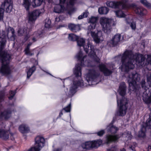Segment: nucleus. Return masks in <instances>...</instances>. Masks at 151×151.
<instances>
[{
    "label": "nucleus",
    "instance_id": "obj_16",
    "mask_svg": "<svg viewBox=\"0 0 151 151\" xmlns=\"http://www.w3.org/2000/svg\"><path fill=\"white\" fill-rule=\"evenodd\" d=\"M85 51L87 53H89L88 55L90 57H94L95 55V50L93 46L90 43H88L86 45H84L83 47Z\"/></svg>",
    "mask_w": 151,
    "mask_h": 151
},
{
    "label": "nucleus",
    "instance_id": "obj_62",
    "mask_svg": "<svg viewBox=\"0 0 151 151\" xmlns=\"http://www.w3.org/2000/svg\"><path fill=\"white\" fill-rule=\"evenodd\" d=\"M121 151H126L125 149L124 148H123L122 150H121Z\"/></svg>",
    "mask_w": 151,
    "mask_h": 151
},
{
    "label": "nucleus",
    "instance_id": "obj_41",
    "mask_svg": "<svg viewBox=\"0 0 151 151\" xmlns=\"http://www.w3.org/2000/svg\"><path fill=\"white\" fill-rule=\"evenodd\" d=\"M148 119L146 121V127H149L151 129V116L150 115Z\"/></svg>",
    "mask_w": 151,
    "mask_h": 151
},
{
    "label": "nucleus",
    "instance_id": "obj_38",
    "mask_svg": "<svg viewBox=\"0 0 151 151\" xmlns=\"http://www.w3.org/2000/svg\"><path fill=\"white\" fill-rule=\"evenodd\" d=\"M23 5L26 10L27 11H29L30 4L29 0H23Z\"/></svg>",
    "mask_w": 151,
    "mask_h": 151
},
{
    "label": "nucleus",
    "instance_id": "obj_48",
    "mask_svg": "<svg viewBox=\"0 0 151 151\" xmlns=\"http://www.w3.org/2000/svg\"><path fill=\"white\" fill-rule=\"evenodd\" d=\"M88 16V13L84 12L82 15L79 16L78 17V19H82L83 18L86 17Z\"/></svg>",
    "mask_w": 151,
    "mask_h": 151
},
{
    "label": "nucleus",
    "instance_id": "obj_14",
    "mask_svg": "<svg viewBox=\"0 0 151 151\" xmlns=\"http://www.w3.org/2000/svg\"><path fill=\"white\" fill-rule=\"evenodd\" d=\"M100 75V73L98 71H96L93 70H89L88 73L86 75V80L88 82L91 80L96 78Z\"/></svg>",
    "mask_w": 151,
    "mask_h": 151
},
{
    "label": "nucleus",
    "instance_id": "obj_8",
    "mask_svg": "<svg viewBox=\"0 0 151 151\" xmlns=\"http://www.w3.org/2000/svg\"><path fill=\"white\" fill-rule=\"evenodd\" d=\"M117 103L118 105L119 106V107L117 115L121 116H124L126 114L128 107V102L127 99L125 97L122 98V99L120 101L119 105V101L117 99Z\"/></svg>",
    "mask_w": 151,
    "mask_h": 151
},
{
    "label": "nucleus",
    "instance_id": "obj_53",
    "mask_svg": "<svg viewBox=\"0 0 151 151\" xmlns=\"http://www.w3.org/2000/svg\"><path fill=\"white\" fill-rule=\"evenodd\" d=\"M105 133V132L104 130H101L99 132H98L97 134L98 135L101 136H102Z\"/></svg>",
    "mask_w": 151,
    "mask_h": 151
},
{
    "label": "nucleus",
    "instance_id": "obj_58",
    "mask_svg": "<svg viewBox=\"0 0 151 151\" xmlns=\"http://www.w3.org/2000/svg\"><path fill=\"white\" fill-rule=\"evenodd\" d=\"M73 11H69L68 12V13L70 14V15H71V13L72 12H73Z\"/></svg>",
    "mask_w": 151,
    "mask_h": 151
},
{
    "label": "nucleus",
    "instance_id": "obj_52",
    "mask_svg": "<svg viewBox=\"0 0 151 151\" xmlns=\"http://www.w3.org/2000/svg\"><path fill=\"white\" fill-rule=\"evenodd\" d=\"M130 27L133 29L135 30L136 27V23L134 22H132L130 24Z\"/></svg>",
    "mask_w": 151,
    "mask_h": 151
},
{
    "label": "nucleus",
    "instance_id": "obj_37",
    "mask_svg": "<svg viewBox=\"0 0 151 151\" xmlns=\"http://www.w3.org/2000/svg\"><path fill=\"white\" fill-rule=\"evenodd\" d=\"M78 37L75 35V34L72 33L69 35L68 37V39L69 40L72 41H77Z\"/></svg>",
    "mask_w": 151,
    "mask_h": 151
},
{
    "label": "nucleus",
    "instance_id": "obj_54",
    "mask_svg": "<svg viewBox=\"0 0 151 151\" xmlns=\"http://www.w3.org/2000/svg\"><path fill=\"white\" fill-rule=\"evenodd\" d=\"M25 35L26 36L25 37L24 39L25 40H27L30 37V36L27 34Z\"/></svg>",
    "mask_w": 151,
    "mask_h": 151
},
{
    "label": "nucleus",
    "instance_id": "obj_15",
    "mask_svg": "<svg viewBox=\"0 0 151 151\" xmlns=\"http://www.w3.org/2000/svg\"><path fill=\"white\" fill-rule=\"evenodd\" d=\"M85 51L87 53H89L88 55L90 57H94L95 55V50L93 46L90 43H88L86 45H84L83 47Z\"/></svg>",
    "mask_w": 151,
    "mask_h": 151
},
{
    "label": "nucleus",
    "instance_id": "obj_11",
    "mask_svg": "<svg viewBox=\"0 0 151 151\" xmlns=\"http://www.w3.org/2000/svg\"><path fill=\"white\" fill-rule=\"evenodd\" d=\"M106 4L108 6L114 9L120 8L127 9L129 8L128 5L124 3L123 1L117 2L108 1Z\"/></svg>",
    "mask_w": 151,
    "mask_h": 151
},
{
    "label": "nucleus",
    "instance_id": "obj_24",
    "mask_svg": "<svg viewBox=\"0 0 151 151\" xmlns=\"http://www.w3.org/2000/svg\"><path fill=\"white\" fill-rule=\"evenodd\" d=\"M118 91L120 94L122 96H124L126 94V86L125 83L121 82L119 87Z\"/></svg>",
    "mask_w": 151,
    "mask_h": 151
},
{
    "label": "nucleus",
    "instance_id": "obj_33",
    "mask_svg": "<svg viewBox=\"0 0 151 151\" xmlns=\"http://www.w3.org/2000/svg\"><path fill=\"white\" fill-rule=\"evenodd\" d=\"M146 128L145 126H142L139 132L138 136L139 137H144L145 136V132Z\"/></svg>",
    "mask_w": 151,
    "mask_h": 151
},
{
    "label": "nucleus",
    "instance_id": "obj_57",
    "mask_svg": "<svg viewBox=\"0 0 151 151\" xmlns=\"http://www.w3.org/2000/svg\"><path fill=\"white\" fill-rule=\"evenodd\" d=\"M61 149H60L58 148L55 149L53 151H61Z\"/></svg>",
    "mask_w": 151,
    "mask_h": 151
},
{
    "label": "nucleus",
    "instance_id": "obj_34",
    "mask_svg": "<svg viewBox=\"0 0 151 151\" xmlns=\"http://www.w3.org/2000/svg\"><path fill=\"white\" fill-rule=\"evenodd\" d=\"M35 70L36 67L35 66H33L31 68H30L27 72V78H29Z\"/></svg>",
    "mask_w": 151,
    "mask_h": 151
},
{
    "label": "nucleus",
    "instance_id": "obj_45",
    "mask_svg": "<svg viewBox=\"0 0 151 151\" xmlns=\"http://www.w3.org/2000/svg\"><path fill=\"white\" fill-rule=\"evenodd\" d=\"M4 11L3 9L0 8V21L3 20Z\"/></svg>",
    "mask_w": 151,
    "mask_h": 151
},
{
    "label": "nucleus",
    "instance_id": "obj_50",
    "mask_svg": "<svg viewBox=\"0 0 151 151\" xmlns=\"http://www.w3.org/2000/svg\"><path fill=\"white\" fill-rule=\"evenodd\" d=\"M24 51L26 54L30 56H32L34 54L33 53H32L31 52V51H30L29 49H28V50L27 49H25Z\"/></svg>",
    "mask_w": 151,
    "mask_h": 151
},
{
    "label": "nucleus",
    "instance_id": "obj_21",
    "mask_svg": "<svg viewBox=\"0 0 151 151\" xmlns=\"http://www.w3.org/2000/svg\"><path fill=\"white\" fill-rule=\"evenodd\" d=\"M121 36L119 34L115 35L112 39L109 42L112 46H114L117 45L120 41Z\"/></svg>",
    "mask_w": 151,
    "mask_h": 151
},
{
    "label": "nucleus",
    "instance_id": "obj_44",
    "mask_svg": "<svg viewBox=\"0 0 151 151\" xmlns=\"http://www.w3.org/2000/svg\"><path fill=\"white\" fill-rule=\"evenodd\" d=\"M107 151H118V149L116 145H113L109 149H108Z\"/></svg>",
    "mask_w": 151,
    "mask_h": 151
},
{
    "label": "nucleus",
    "instance_id": "obj_61",
    "mask_svg": "<svg viewBox=\"0 0 151 151\" xmlns=\"http://www.w3.org/2000/svg\"><path fill=\"white\" fill-rule=\"evenodd\" d=\"M62 115H63V113L62 112H61L59 116H60Z\"/></svg>",
    "mask_w": 151,
    "mask_h": 151
},
{
    "label": "nucleus",
    "instance_id": "obj_56",
    "mask_svg": "<svg viewBox=\"0 0 151 151\" xmlns=\"http://www.w3.org/2000/svg\"><path fill=\"white\" fill-rule=\"evenodd\" d=\"M10 134L11 135V136L10 137L11 139L13 141L14 140V138L13 136V134H12L11 133Z\"/></svg>",
    "mask_w": 151,
    "mask_h": 151
},
{
    "label": "nucleus",
    "instance_id": "obj_4",
    "mask_svg": "<svg viewBox=\"0 0 151 151\" xmlns=\"http://www.w3.org/2000/svg\"><path fill=\"white\" fill-rule=\"evenodd\" d=\"M147 85H146V83L145 80H142L141 84L142 88L147 91L148 89H151V73H148L147 76ZM143 99L145 102L147 104L151 103V93L149 91L148 92L146 91L143 93L142 95Z\"/></svg>",
    "mask_w": 151,
    "mask_h": 151
},
{
    "label": "nucleus",
    "instance_id": "obj_47",
    "mask_svg": "<svg viewBox=\"0 0 151 151\" xmlns=\"http://www.w3.org/2000/svg\"><path fill=\"white\" fill-rule=\"evenodd\" d=\"M96 26V23H91L88 27V30L90 31L95 29Z\"/></svg>",
    "mask_w": 151,
    "mask_h": 151
},
{
    "label": "nucleus",
    "instance_id": "obj_2",
    "mask_svg": "<svg viewBox=\"0 0 151 151\" xmlns=\"http://www.w3.org/2000/svg\"><path fill=\"white\" fill-rule=\"evenodd\" d=\"M82 56V52L81 51L79 52L76 56V58L78 60H81V64H78L76 65L73 70V73L76 78L78 79L79 80L78 81L76 80L74 81L70 88V92L72 95L76 92V89L78 86H83V82L81 78V66L83 65L82 63L83 62V59L86 56H85L83 58Z\"/></svg>",
    "mask_w": 151,
    "mask_h": 151
},
{
    "label": "nucleus",
    "instance_id": "obj_9",
    "mask_svg": "<svg viewBox=\"0 0 151 151\" xmlns=\"http://www.w3.org/2000/svg\"><path fill=\"white\" fill-rule=\"evenodd\" d=\"M35 140V146L31 147L27 151H40L41 149L44 146L45 139L43 137L37 136Z\"/></svg>",
    "mask_w": 151,
    "mask_h": 151
},
{
    "label": "nucleus",
    "instance_id": "obj_51",
    "mask_svg": "<svg viewBox=\"0 0 151 151\" xmlns=\"http://www.w3.org/2000/svg\"><path fill=\"white\" fill-rule=\"evenodd\" d=\"M71 108V104H69L66 107L64 108L63 109L66 112H69L70 111Z\"/></svg>",
    "mask_w": 151,
    "mask_h": 151
},
{
    "label": "nucleus",
    "instance_id": "obj_5",
    "mask_svg": "<svg viewBox=\"0 0 151 151\" xmlns=\"http://www.w3.org/2000/svg\"><path fill=\"white\" fill-rule=\"evenodd\" d=\"M100 23L102 27L103 30L107 34H109L111 32V26H114L116 24V23L113 19L104 17L101 19Z\"/></svg>",
    "mask_w": 151,
    "mask_h": 151
},
{
    "label": "nucleus",
    "instance_id": "obj_7",
    "mask_svg": "<svg viewBox=\"0 0 151 151\" xmlns=\"http://www.w3.org/2000/svg\"><path fill=\"white\" fill-rule=\"evenodd\" d=\"M140 80V75L136 72H133L131 74H129L127 77V80L130 89L132 88L133 90H134L136 88V82H139Z\"/></svg>",
    "mask_w": 151,
    "mask_h": 151
},
{
    "label": "nucleus",
    "instance_id": "obj_63",
    "mask_svg": "<svg viewBox=\"0 0 151 151\" xmlns=\"http://www.w3.org/2000/svg\"><path fill=\"white\" fill-rule=\"evenodd\" d=\"M148 149H151V146H149Z\"/></svg>",
    "mask_w": 151,
    "mask_h": 151
},
{
    "label": "nucleus",
    "instance_id": "obj_27",
    "mask_svg": "<svg viewBox=\"0 0 151 151\" xmlns=\"http://www.w3.org/2000/svg\"><path fill=\"white\" fill-rule=\"evenodd\" d=\"M19 131L22 133H25L29 131V127L26 125L22 124L19 127Z\"/></svg>",
    "mask_w": 151,
    "mask_h": 151
},
{
    "label": "nucleus",
    "instance_id": "obj_3",
    "mask_svg": "<svg viewBox=\"0 0 151 151\" xmlns=\"http://www.w3.org/2000/svg\"><path fill=\"white\" fill-rule=\"evenodd\" d=\"M1 58L2 64L0 68V73L2 76L9 75L12 72L9 65L11 56L6 52H2L1 54Z\"/></svg>",
    "mask_w": 151,
    "mask_h": 151
},
{
    "label": "nucleus",
    "instance_id": "obj_22",
    "mask_svg": "<svg viewBox=\"0 0 151 151\" xmlns=\"http://www.w3.org/2000/svg\"><path fill=\"white\" fill-rule=\"evenodd\" d=\"M119 138V137L118 135H107L106 137L105 143L108 144L112 142H115Z\"/></svg>",
    "mask_w": 151,
    "mask_h": 151
},
{
    "label": "nucleus",
    "instance_id": "obj_64",
    "mask_svg": "<svg viewBox=\"0 0 151 151\" xmlns=\"http://www.w3.org/2000/svg\"><path fill=\"white\" fill-rule=\"evenodd\" d=\"M2 99V98L0 97V102L1 101V100Z\"/></svg>",
    "mask_w": 151,
    "mask_h": 151
},
{
    "label": "nucleus",
    "instance_id": "obj_23",
    "mask_svg": "<svg viewBox=\"0 0 151 151\" xmlns=\"http://www.w3.org/2000/svg\"><path fill=\"white\" fill-rule=\"evenodd\" d=\"M68 27L69 29L73 32H77L80 30V25L79 24H75L73 23L68 24Z\"/></svg>",
    "mask_w": 151,
    "mask_h": 151
},
{
    "label": "nucleus",
    "instance_id": "obj_35",
    "mask_svg": "<svg viewBox=\"0 0 151 151\" xmlns=\"http://www.w3.org/2000/svg\"><path fill=\"white\" fill-rule=\"evenodd\" d=\"M35 70L36 67L35 66H33L31 68H30L27 72V78H29Z\"/></svg>",
    "mask_w": 151,
    "mask_h": 151
},
{
    "label": "nucleus",
    "instance_id": "obj_59",
    "mask_svg": "<svg viewBox=\"0 0 151 151\" xmlns=\"http://www.w3.org/2000/svg\"><path fill=\"white\" fill-rule=\"evenodd\" d=\"M32 40L34 42H35L36 41V40H35V37H33L32 38Z\"/></svg>",
    "mask_w": 151,
    "mask_h": 151
},
{
    "label": "nucleus",
    "instance_id": "obj_28",
    "mask_svg": "<svg viewBox=\"0 0 151 151\" xmlns=\"http://www.w3.org/2000/svg\"><path fill=\"white\" fill-rule=\"evenodd\" d=\"M11 114V111H5L1 113L0 115V118L1 119H8L10 117Z\"/></svg>",
    "mask_w": 151,
    "mask_h": 151
},
{
    "label": "nucleus",
    "instance_id": "obj_20",
    "mask_svg": "<svg viewBox=\"0 0 151 151\" xmlns=\"http://www.w3.org/2000/svg\"><path fill=\"white\" fill-rule=\"evenodd\" d=\"M67 0H66V1L64 3L61 4L60 3V4L57 5L55 6L54 8V12L55 13H60L63 12L65 10V8L63 4H65V3H66L67 5L68 6H73L74 5V4L73 5H68L67 3Z\"/></svg>",
    "mask_w": 151,
    "mask_h": 151
},
{
    "label": "nucleus",
    "instance_id": "obj_29",
    "mask_svg": "<svg viewBox=\"0 0 151 151\" xmlns=\"http://www.w3.org/2000/svg\"><path fill=\"white\" fill-rule=\"evenodd\" d=\"M113 124V123H111L108 127V131L112 134H115L116 133L117 131L118 130V129L114 126Z\"/></svg>",
    "mask_w": 151,
    "mask_h": 151
},
{
    "label": "nucleus",
    "instance_id": "obj_1",
    "mask_svg": "<svg viewBox=\"0 0 151 151\" xmlns=\"http://www.w3.org/2000/svg\"><path fill=\"white\" fill-rule=\"evenodd\" d=\"M145 58L142 55L134 54L130 50L125 51L122 57V65L121 68L122 71L127 72L129 69H133L134 67V64L135 60L142 66L147 65L149 70H151V55H147V63L145 62Z\"/></svg>",
    "mask_w": 151,
    "mask_h": 151
},
{
    "label": "nucleus",
    "instance_id": "obj_30",
    "mask_svg": "<svg viewBox=\"0 0 151 151\" xmlns=\"http://www.w3.org/2000/svg\"><path fill=\"white\" fill-rule=\"evenodd\" d=\"M27 28L25 27L19 29L18 31V35L21 36L24 35H25L27 33Z\"/></svg>",
    "mask_w": 151,
    "mask_h": 151
},
{
    "label": "nucleus",
    "instance_id": "obj_6",
    "mask_svg": "<svg viewBox=\"0 0 151 151\" xmlns=\"http://www.w3.org/2000/svg\"><path fill=\"white\" fill-rule=\"evenodd\" d=\"M10 31L11 32L12 36L14 37V30L13 28L8 27L6 28V31H0V42H1L0 50H1L4 48L6 45V39L8 37V34Z\"/></svg>",
    "mask_w": 151,
    "mask_h": 151
},
{
    "label": "nucleus",
    "instance_id": "obj_55",
    "mask_svg": "<svg viewBox=\"0 0 151 151\" xmlns=\"http://www.w3.org/2000/svg\"><path fill=\"white\" fill-rule=\"evenodd\" d=\"M32 43L31 42H29L28 45H27L25 49H27L28 50V49H30V47L32 45Z\"/></svg>",
    "mask_w": 151,
    "mask_h": 151
},
{
    "label": "nucleus",
    "instance_id": "obj_46",
    "mask_svg": "<svg viewBox=\"0 0 151 151\" xmlns=\"http://www.w3.org/2000/svg\"><path fill=\"white\" fill-rule=\"evenodd\" d=\"M98 19L97 17H91L89 19V22L91 23H96Z\"/></svg>",
    "mask_w": 151,
    "mask_h": 151
},
{
    "label": "nucleus",
    "instance_id": "obj_25",
    "mask_svg": "<svg viewBox=\"0 0 151 151\" xmlns=\"http://www.w3.org/2000/svg\"><path fill=\"white\" fill-rule=\"evenodd\" d=\"M134 10L136 13L141 16L145 14L146 12V10L145 9L140 7H134Z\"/></svg>",
    "mask_w": 151,
    "mask_h": 151
},
{
    "label": "nucleus",
    "instance_id": "obj_49",
    "mask_svg": "<svg viewBox=\"0 0 151 151\" xmlns=\"http://www.w3.org/2000/svg\"><path fill=\"white\" fill-rule=\"evenodd\" d=\"M16 92L15 91H10L9 92L10 96L9 97V99H12L15 95Z\"/></svg>",
    "mask_w": 151,
    "mask_h": 151
},
{
    "label": "nucleus",
    "instance_id": "obj_40",
    "mask_svg": "<svg viewBox=\"0 0 151 151\" xmlns=\"http://www.w3.org/2000/svg\"><path fill=\"white\" fill-rule=\"evenodd\" d=\"M140 2L144 6L148 8L151 7V4L146 0H140Z\"/></svg>",
    "mask_w": 151,
    "mask_h": 151
},
{
    "label": "nucleus",
    "instance_id": "obj_19",
    "mask_svg": "<svg viewBox=\"0 0 151 151\" xmlns=\"http://www.w3.org/2000/svg\"><path fill=\"white\" fill-rule=\"evenodd\" d=\"M1 8L4 9L6 8V11L7 12H10L12 9V3L10 0H5L2 3L1 5Z\"/></svg>",
    "mask_w": 151,
    "mask_h": 151
},
{
    "label": "nucleus",
    "instance_id": "obj_42",
    "mask_svg": "<svg viewBox=\"0 0 151 151\" xmlns=\"http://www.w3.org/2000/svg\"><path fill=\"white\" fill-rule=\"evenodd\" d=\"M51 21L49 19H46L45 20V27L49 28L50 27L51 24Z\"/></svg>",
    "mask_w": 151,
    "mask_h": 151
},
{
    "label": "nucleus",
    "instance_id": "obj_26",
    "mask_svg": "<svg viewBox=\"0 0 151 151\" xmlns=\"http://www.w3.org/2000/svg\"><path fill=\"white\" fill-rule=\"evenodd\" d=\"M0 137L2 139L6 140L9 138L8 132L4 129H0Z\"/></svg>",
    "mask_w": 151,
    "mask_h": 151
},
{
    "label": "nucleus",
    "instance_id": "obj_18",
    "mask_svg": "<svg viewBox=\"0 0 151 151\" xmlns=\"http://www.w3.org/2000/svg\"><path fill=\"white\" fill-rule=\"evenodd\" d=\"M99 68L100 71L102 72L105 76H109L113 72V69H109L106 65L103 64H100L99 65Z\"/></svg>",
    "mask_w": 151,
    "mask_h": 151
},
{
    "label": "nucleus",
    "instance_id": "obj_10",
    "mask_svg": "<svg viewBox=\"0 0 151 151\" xmlns=\"http://www.w3.org/2000/svg\"><path fill=\"white\" fill-rule=\"evenodd\" d=\"M102 142V140L101 139L87 142L82 143L81 147L83 149L86 150L91 148H97L101 145Z\"/></svg>",
    "mask_w": 151,
    "mask_h": 151
},
{
    "label": "nucleus",
    "instance_id": "obj_60",
    "mask_svg": "<svg viewBox=\"0 0 151 151\" xmlns=\"http://www.w3.org/2000/svg\"><path fill=\"white\" fill-rule=\"evenodd\" d=\"M129 148L132 149V150L133 151L134 150V147H129Z\"/></svg>",
    "mask_w": 151,
    "mask_h": 151
},
{
    "label": "nucleus",
    "instance_id": "obj_36",
    "mask_svg": "<svg viewBox=\"0 0 151 151\" xmlns=\"http://www.w3.org/2000/svg\"><path fill=\"white\" fill-rule=\"evenodd\" d=\"M60 4L64 3L66 0H59ZM76 0H67V3L68 5H73L75 4Z\"/></svg>",
    "mask_w": 151,
    "mask_h": 151
},
{
    "label": "nucleus",
    "instance_id": "obj_13",
    "mask_svg": "<svg viewBox=\"0 0 151 151\" xmlns=\"http://www.w3.org/2000/svg\"><path fill=\"white\" fill-rule=\"evenodd\" d=\"M41 13L39 10H35L32 12H29L28 15L29 22H34L37 17L39 16Z\"/></svg>",
    "mask_w": 151,
    "mask_h": 151
},
{
    "label": "nucleus",
    "instance_id": "obj_39",
    "mask_svg": "<svg viewBox=\"0 0 151 151\" xmlns=\"http://www.w3.org/2000/svg\"><path fill=\"white\" fill-rule=\"evenodd\" d=\"M115 12L116 16L119 17H125V15L121 10H117Z\"/></svg>",
    "mask_w": 151,
    "mask_h": 151
},
{
    "label": "nucleus",
    "instance_id": "obj_43",
    "mask_svg": "<svg viewBox=\"0 0 151 151\" xmlns=\"http://www.w3.org/2000/svg\"><path fill=\"white\" fill-rule=\"evenodd\" d=\"M43 1V0H33V2L36 6H40Z\"/></svg>",
    "mask_w": 151,
    "mask_h": 151
},
{
    "label": "nucleus",
    "instance_id": "obj_31",
    "mask_svg": "<svg viewBox=\"0 0 151 151\" xmlns=\"http://www.w3.org/2000/svg\"><path fill=\"white\" fill-rule=\"evenodd\" d=\"M77 42L78 46L83 47L85 43V39L82 38H78Z\"/></svg>",
    "mask_w": 151,
    "mask_h": 151
},
{
    "label": "nucleus",
    "instance_id": "obj_12",
    "mask_svg": "<svg viewBox=\"0 0 151 151\" xmlns=\"http://www.w3.org/2000/svg\"><path fill=\"white\" fill-rule=\"evenodd\" d=\"M91 34L94 41L96 43H99L103 40L102 32L100 30H97L94 32L91 31Z\"/></svg>",
    "mask_w": 151,
    "mask_h": 151
},
{
    "label": "nucleus",
    "instance_id": "obj_17",
    "mask_svg": "<svg viewBox=\"0 0 151 151\" xmlns=\"http://www.w3.org/2000/svg\"><path fill=\"white\" fill-rule=\"evenodd\" d=\"M85 51L87 53H89L88 55L90 57H94L95 55V50L93 46L90 43H88L86 45H84L83 47Z\"/></svg>",
    "mask_w": 151,
    "mask_h": 151
},
{
    "label": "nucleus",
    "instance_id": "obj_32",
    "mask_svg": "<svg viewBox=\"0 0 151 151\" xmlns=\"http://www.w3.org/2000/svg\"><path fill=\"white\" fill-rule=\"evenodd\" d=\"M98 11L100 14H106L108 12L109 10L106 7H102L99 8Z\"/></svg>",
    "mask_w": 151,
    "mask_h": 151
}]
</instances>
